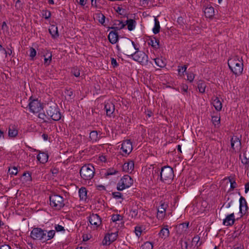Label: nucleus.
I'll return each instance as SVG.
<instances>
[{
  "instance_id": "obj_1",
  "label": "nucleus",
  "mask_w": 249,
  "mask_h": 249,
  "mask_svg": "<svg viewBox=\"0 0 249 249\" xmlns=\"http://www.w3.org/2000/svg\"><path fill=\"white\" fill-rule=\"evenodd\" d=\"M228 65L229 69L235 75L242 74L243 70V63L238 56H234L228 60Z\"/></svg>"
},
{
  "instance_id": "obj_2",
  "label": "nucleus",
  "mask_w": 249,
  "mask_h": 249,
  "mask_svg": "<svg viewBox=\"0 0 249 249\" xmlns=\"http://www.w3.org/2000/svg\"><path fill=\"white\" fill-rule=\"evenodd\" d=\"M79 173L84 180L89 181L94 176L95 168L91 164H85L81 168Z\"/></svg>"
},
{
  "instance_id": "obj_3",
  "label": "nucleus",
  "mask_w": 249,
  "mask_h": 249,
  "mask_svg": "<svg viewBox=\"0 0 249 249\" xmlns=\"http://www.w3.org/2000/svg\"><path fill=\"white\" fill-rule=\"evenodd\" d=\"M47 119H52L53 121H59L61 117L58 106L55 104L48 105L46 108Z\"/></svg>"
},
{
  "instance_id": "obj_4",
  "label": "nucleus",
  "mask_w": 249,
  "mask_h": 249,
  "mask_svg": "<svg viewBox=\"0 0 249 249\" xmlns=\"http://www.w3.org/2000/svg\"><path fill=\"white\" fill-rule=\"evenodd\" d=\"M122 46L124 53L129 58L132 56L136 49H138L134 42L127 37L124 38Z\"/></svg>"
},
{
  "instance_id": "obj_5",
  "label": "nucleus",
  "mask_w": 249,
  "mask_h": 249,
  "mask_svg": "<svg viewBox=\"0 0 249 249\" xmlns=\"http://www.w3.org/2000/svg\"><path fill=\"white\" fill-rule=\"evenodd\" d=\"M174 173L172 168L169 166H164L160 169V179L165 183L171 182L174 178Z\"/></svg>"
},
{
  "instance_id": "obj_6",
  "label": "nucleus",
  "mask_w": 249,
  "mask_h": 249,
  "mask_svg": "<svg viewBox=\"0 0 249 249\" xmlns=\"http://www.w3.org/2000/svg\"><path fill=\"white\" fill-rule=\"evenodd\" d=\"M50 204L55 210H60L64 205V198L60 195L53 194L49 196Z\"/></svg>"
},
{
  "instance_id": "obj_7",
  "label": "nucleus",
  "mask_w": 249,
  "mask_h": 249,
  "mask_svg": "<svg viewBox=\"0 0 249 249\" xmlns=\"http://www.w3.org/2000/svg\"><path fill=\"white\" fill-rule=\"evenodd\" d=\"M133 184V179L128 175L124 176L119 181L117 185L118 191H123L130 187Z\"/></svg>"
},
{
  "instance_id": "obj_8",
  "label": "nucleus",
  "mask_w": 249,
  "mask_h": 249,
  "mask_svg": "<svg viewBox=\"0 0 249 249\" xmlns=\"http://www.w3.org/2000/svg\"><path fill=\"white\" fill-rule=\"evenodd\" d=\"M131 58L142 65H146L148 63L147 55L143 52L139 51L138 48L136 49V51Z\"/></svg>"
},
{
  "instance_id": "obj_9",
  "label": "nucleus",
  "mask_w": 249,
  "mask_h": 249,
  "mask_svg": "<svg viewBox=\"0 0 249 249\" xmlns=\"http://www.w3.org/2000/svg\"><path fill=\"white\" fill-rule=\"evenodd\" d=\"M47 231L40 228H34L31 232L30 237L34 240L43 241L46 238Z\"/></svg>"
},
{
  "instance_id": "obj_10",
  "label": "nucleus",
  "mask_w": 249,
  "mask_h": 249,
  "mask_svg": "<svg viewBox=\"0 0 249 249\" xmlns=\"http://www.w3.org/2000/svg\"><path fill=\"white\" fill-rule=\"evenodd\" d=\"M29 101L28 106L31 112L34 113H38L43 109L42 104L37 99L32 100V97H30Z\"/></svg>"
},
{
  "instance_id": "obj_11",
  "label": "nucleus",
  "mask_w": 249,
  "mask_h": 249,
  "mask_svg": "<svg viewBox=\"0 0 249 249\" xmlns=\"http://www.w3.org/2000/svg\"><path fill=\"white\" fill-rule=\"evenodd\" d=\"M231 147L233 152H238L241 149L240 139L236 136H233L231 139Z\"/></svg>"
},
{
  "instance_id": "obj_12",
  "label": "nucleus",
  "mask_w": 249,
  "mask_h": 249,
  "mask_svg": "<svg viewBox=\"0 0 249 249\" xmlns=\"http://www.w3.org/2000/svg\"><path fill=\"white\" fill-rule=\"evenodd\" d=\"M89 220L90 224L96 229L98 228L102 223L101 218L97 214L92 213L90 214Z\"/></svg>"
},
{
  "instance_id": "obj_13",
  "label": "nucleus",
  "mask_w": 249,
  "mask_h": 249,
  "mask_svg": "<svg viewBox=\"0 0 249 249\" xmlns=\"http://www.w3.org/2000/svg\"><path fill=\"white\" fill-rule=\"evenodd\" d=\"M249 208L246 199L241 196L239 199V213H241V217L245 214Z\"/></svg>"
},
{
  "instance_id": "obj_14",
  "label": "nucleus",
  "mask_w": 249,
  "mask_h": 249,
  "mask_svg": "<svg viewBox=\"0 0 249 249\" xmlns=\"http://www.w3.org/2000/svg\"><path fill=\"white\" fill-rule=\"evenodd\" d=\"M121 150L125 155H128L132 150V144L129 140L124 141L121 147Z\"/></svg>"
},
{
  "instance_id": "obj_15",
  "label": "nucleus",
  "mask_w": 249,
  "mask_h": 249,
  "mask_svg": "<svg viewBox=\"0 0 249 249\" xmlns=\"http://www.w3.org/2000/svg\"><path fill=\"white\" fill-rule=\"evenodd\" d=\"M235 221L234 213H232L226 216L223 220V224L226 226H230L234 224Z\"/></svg>"
},
{
  "instance_id": "obj_16",
  "label": "nucleus",
  "mask_w": 249,
  "mask_h": 249,
  "mask_svg": "<svg viewBox=\"0 0 249 249\" xmlns=\"http://www.w3.org/2000/svg\"><path fill=\"white\" fill-rule=\"evenodd\" d=\"M108 39L111 44H115L119 39V35L117 31L115 30L110 31L108 36Z\"/></svg>"
},
{
  "instance_id": "obj_17",
  "label": "nucleus",
  "mask_w": 249,
  "mask_h": 249,
  "mask_svg": "<svg viewBox=\"0 0 249 249\" xmlns=\"http://www.w3.org/2000/svg\"><path fill=\"white\" fill-rule=\"evenodd\" d=\"M105 109L106 111L107 115L111 116L115 110V106L113 103L108 102L105 104Z\"/></svg>"
},
{
  "instance_id": "obj_18",
  "label": "nucleus",
  "mask_w": 249,
  "mask_h": 249,
  "mask_svg": "<svg viewBox=\"0 0 249 249\" xmlns=\"http://www.w3.org/2000/svg\"><path fill=\"white\" fill-rule=\"evenodd\" d=\"M125 26V24L121 20H114L113 26L109 27V29H113L115 31L120 30L124 28Z\"/></svg>"
},
{
  "instance_id": "obj_19",
  "label": "nucleus",
  "mask_w": 249,
  "mask_h": 249,
  "mask_svg": "<svg viewBox=\"0 0 249 249\" xmlns=\"http://www.w3.org/2000/svg\"><path fill=\"white\" fill-rule=\"evenodd\" d=\"M134 167V162L131 160H129L127 162H125L123 166V170L128 173H131L133 170Z\"/></svg>"
},
{
  "instance_id": "obj_20",
  "label": "nucleus",
  "mask_w": 249,
  "mask_h": 249,
  "mask_svg": "<svg viewBox=\"0 0 249 249\" xmlns=\"http://www.w3.org/2000/svg\"><path fill=\"white\" fill-rule=\"evenodd\" d=\"M50 34L53 39L57 38L59 36L58 28L55 25H51L49 29Z\"/></svg>"
},
{
  "instance_id": "obj_21",
  "label": "nucleus",
  "mask_w": 249,
  "mask_h": 249,
  "mask_svg": "<svg viewBox=\"0 0 249 249\" xmlns=\"http://www.w3.org/2000/svg\"><path fill=\"white\" fill-rule=\"evenodd\" d=\"M212 104L217 111H220L222 107V104L217 97L212 98Z\"/></svg>"
},
{
  "instance_id": "obj_22",
  "label": "nucleus",
  "mask_w": 249,
  "mask_h": 249,
  "mask_svg": "<svg viewBox=\"0 0 249 249\" xmlns=\"http://www.w3.org/2000/svg\"><path fill=\"white\" fill-rule=\"evenodd\" d=\"M101 138L100 135H98L97 131L93 130L90 132L89 136V141L92 143L95 142L99 141Z\"/></svg>"
},
{
  "instance_id": "obj_23",
  "label": "nucleus",
  "mask_w": 249,
  "mask_h": 249,
  "mask_svg": "<svg viewBox=\"0 0 249 249\" xmlns=\"http://www.w3.org/2000/svg\"><path fill=\"white\" fill-rule=\"evenodd\" d=\"M167 205L164 203H162L158 209L157 217L162 218L164 215L167 208Z\"/></svg>"
},
{
  "instance_id": "obj_24",
  "label": "nucleus",
  "mask_w": 249,
  "mask_h": 249,
  "mask_svg": "<svg viewBox=\"0 0 249 249\" xmlns=\"http://www.w3.org/2000/svg\"><path fill=\"white\" fill-rule=\"evenodd\" d=\"M204 12L206 18H212L214 15V8L211 6L206 7Z\"/></svg>"
},
{
  "instance_id": "obj_25",
  "label": "nucleus",
  "mask_w": 249,
  "mask_h": 249,
  "mask_svg": "<svg viewBox=\"0 0 249 249\" xmlns=\"http://www.w3.org/2000/svg\"><path fill=\"white\" fill-rule=\"evenodd\" d=\"M168 227V226L167 225H165L164 227L162 228L160 231L159 235L161 238L165 239L169 236L170 232Z\"/></svg>"
},
{
  "instance_id": "obj_26",
  "label": "nucleus",
  "mask_w": 249,
  "mask_h": 249,
  "mask_svg": "<svg viewBox=\"0 0 249 249\" xmlns=\"http://www.w3.org/2000/svg\"><path fill=\"white\" fill-rule=\"evenodd\" d=\"M239 158L243 164L245 165L248 164L249 163V152L247 153V150H246L242 155H240Z\"/></svg>"
},
{
  "instance_id": "obj_27",
  "label": "nucleus",
  "mask_w": 249,
  "mask_h": 249,
  "mask_svg": "<svg viewBox=\"0 0 249 249\" xmlns=\"http://www.w3.org/2000/svg\"><path fill=\"white\" fill-rule=\"evenodd\" d=\"M154 60L156 64L160 68H163L166 66V60L162 57L156 58L154 59Z\"/></svg>"
},
{
  "instance_id": "obj_28",
  "label": "nucleus",
  "mask_w": 249,
  "mask_h": 249,
  "mask_svg": "<svg viewBox=\"0 0 249 249\" xmlns=\"http://www.w3.org/2000/svg\"><path fill=\"white\" fill-rule=\"evenodd\" d=\"M37 159L41 163H45L48 161V156L44 153H40L38 154Z\"/></svg>"
},
{
  "instance_id": "obj_29",
  "label": "nucleus",
  "mask_w": 249,
  "mask_h": 249,
  "mask_svg": "<svg viewBox=\"0 0 249 249\" xmlns=\"http://www.w3.org/2000/svg\"><path fill=\"white\" fill-rule=\"evenodd\" d=\"M18 135V130L14 125H10L8 130V136L10 137H15Z\"/></svg>"
},
{
  "instance_id": "obj_30",
  "label": "nucleus",
  "mask_w": 249,
  "mask_h": 249,
  "mask_svg": "<svg viewBox=\"0 0 249 249\" xmlns=\"http://www.w3.org/2000/svg\"><path fill=\"white\" fill-rule=\"evenodd\" d=\"M206 87V84L203 81H199L197 83V88L199 89V91L201 93H204L205 92V89Z\"/></svg>"
},
{
  "instance_id": "obj_31",
  "label": "nucleus",
  "mask_w": 249,
  "mask_h": 249,
  "mask_svg": "<svg viewBox=\"0 0 249 249\" xmlns=\"http://www.w3.org/2000/svg\"><path fill=\"white\" fill-rule=\"evenodd\" d=\"M87 190L84 187H82L79 190V195L80 199L86 200L87 198Z\"/></svg>"
},
{
  "instance_id": "obj_32",
  "label": "nucleus",
  "mask_w": 249,
  "mask_h": 249,
  "mask_svg": "<svg viewBox=\"0 0 249 249\" xmlns=\"http://www.w3.org/2000/svg\"><path fill=\"white\" fill-rule=\"evenodd\" d=\"M154 21L155 25L154 28H153V32L155 34H157L159 33L160 27V22L156 18H155Z\"/></svg>"
},
{
  "instance_id": "obj_33",
  "label": "nucleus",
  "mask_w": 249,
  "mask_h": 249,
  "mask_svg": "<svg viewBox=\"0 0 249 249\" xmlns=\"http://www.w3.org/2000/svg\"><path fill=\"white\" fill-rule=\"evenodd\" d=\"M135 21L134 20L130 19L127 20L126 21V23H125V25L126 24L127 25L128 30L129 31H132L135 27Z\"/></svg>"
},
{
  "instance_id": "obj_34",
  "label": "nucleus",
  "mask_w": 249,
  "mask_h": 249,
  "mask_svg": "<svg viewBox=\"0 0 249 249\" xmlns=\"http://www.w3.org/2000/svg\"><path fill=\"white\" fill-rule=\"evenodd\" d=\"M148 44L155 49H158L159 47V41L155 38L150 39Z\"/></svg>"
},
{
  "instance_id": "obj_35",
  "label": "nucleus",
  "mask_w": 249,
  "mask_h": 249,
  "mask_svg": "<svg viewBox=\"0 0 249 249\" xmlns=\"http://www.w3.org/2000/svg\"><path fill=\"white\" fill-rule=\"evenodd\" d=\"M97 18L99 23L102 25H104L105 22L106 17L102 13L100 12L96 14Z\"/></svg>"
},
{
  "instance_id": "obj_36",
  "label": "nucleus",
  "mask_w": 249,
  "mask_h": 249,
  "mask_svg": "<svg viewBox=\"0 0 249 249\" xmlns=\"http://www.w3.org/2000/svg\"><path fill=\"white\" fill-rule=\"evenodd\" d=\"M44 56V64L47 65H49L52 60V53L50 52H48L46 53Z\"/></svg>"
},
{
  "instance_id": "obj_37",
  "label": "nucleus",
  "mask_w": 249,
  "mask_h": 249,
  "mask_svg": "<svg viewBox=\"0 0 249 249\" xmlns=\"http://www.w3.org/2000/svg\"><path fill=\"white\" fill-rule=\"evenodd\" d=\"M47 235H46V238L45 239L44 242L53 238L55 235V231L54 230H50L49 231H47Z\"/></svg>"
},
{
  "instance_id": "obj_38",
  "label": "nucleus",
  "mask_w": 249,
  "mask_h": 249,
  "mask_svg": "<svg viewBox=\"0 0 249 249\" xmlns=\"http://www.w3.org/2000/svg\"><path fill=\"white\" fill-rule=\"evenodd\" d=\"M22 177H24V181L25 182H31L32 181L31 174L29 172H24Z\"/></svg>"
},
{
  "instance_id": "obj_39",
  "label": "nucleus",
  "mask_w": 249,
  "mask_h": 249,
  "mask_svg": "<svg viewBox=\"0 0 249 249\" xmlns=\"http://www.w3.org/2000/svg\"><path fill=\"white\" fill-rule=\"evenodd\" d=\"M212 121L213 124L215 125H218L220 124V116L218 115L216 116H212Z\"/></svg>"
},
{
  "instance_id": "obj_40",
  "label": "nucleus",
  "mask_w": 249,
  "mask_h": 249,
  "mask_svg": "<svg viewBox=\"0 0 249 249\" xmlns=\"http://www.w3.org/2000/svg\"><path fill=\"white\" fill-rule=\"evenodd\" d=\"M110 240V238H109V236L107 234L105 237L104 239L103 240L102 243L103 245H109L112 242Z\"/></svg>"
},
{
  "instance_id": "obj_41",
  "label": "nucleus",
  "mask_w": 249,
  "mask_h": 249,
  "mask_svg": "<svg viewBox=\"0 0 249 249\" xmlns=\"http://www.w3.org/2000/svg\"><path fill=\"white\" fill-rule=\"evenodd\" d=\"M8 173L10 175H16L18 173L17 167L13 166L9 168Z\"/></svg>"
},
{
  "instance_id": "obj_42",
  "label": "nucleus",
  "mask_w": 249,
  "mask_h": 249,
  "mask_svg": "<svg viewBox=\"0 0 249 249\" xmlns=\"http://www.w3.org/2000/svg\"><path fill=\"white\" fill-rule=\"evenodd\" d=\"M71 73L76 77H78L80 74V71L77 67H73L71 69Z\"/></svg>"
},
{
  "instance_id": "obj_43",
  "label": "nucleus",
  "mask_w": 249,
  "mask_h": 249,
  "mask_svg": "<svg viewBox=\"0 0 249 249\" xmlns=\"http://www.w3.org/2000/svg\"><path fill=\"white\" fill-rule=\"evenodd\" d=\"M153 244L150 242H146L142 246V249H153Z\"/></svg>"
},
{
  "instance_id": "obj_44",
  "label": "nucleus",
  "mask_w": 249,
  "mask_h": 249,
  "mask_svg": "<svg viewBox=\"0 0 249 249\" xmlns=\"http://www.w3.org/2000/svg\"><path fill=\"white\" fill-rule=\"evenodd\" d=\"M160 169L159 168L153 169L152 171V175L153 176V178L157 177V178L160 177Z\"/></svg>"
},
{
  "instance_id": "obj_45",
  "label": "nucleus",
  "mask_w": 249,
  "mask_h": 249,
  "mask_svg": "<svg viewBox=\"0 0 249 249\" xmlns=\"http://www.w3.org/2000/svg\"><path fill=\"white\" fill-rule=\"evenodd\" d=\"M123 217L120 214H113L111 216V220L115 222L122 220Z\"/></svg>"
},
{
  "instance_id": "obj_46",
  "label": "nucleus",
  "mask_w": 249,
  "mask_h": 249,
  "mask_svg": "<svg viewBox=\"0 0 249 249\" xmlns=\"http://www.w3.org/2000/svg\"><path fill=\"white\" fill-rule=\"evenodd\" d=\"M36 50L33 48L31 47L30 49V57H31V60H33L34 59V57L36 56Z\"/></svg>"
},
{
  "instance_id": "obj_47",
  "label": "nucleus",
  "mask_w": 249,
  "mask_h": 249,
  "mask_svg": "<svg viewBox=\"0 0 249 249\" xmlns=\"http://www.w3.org/2000/svg\"><path fill=\"white\" fill-rule=\"evenodd\" d=\"M42 16L45 19H48L51 17V13L47 10H43Z\"/></svg>"
},
{
  "instance_id": "obj_48",
  "label": "nucleus",
  "mask_w": 249,
  "mask_h": 249,
  "mask_svg": "<svg viewBox=\"0 0 249 249\" xmlns=\"http://www.w3.org/2000/svg\"><path fill=\"white\" fill-rule=\"evenodd\" d=\"M112 195L113 197L116 199H119V198H121L122 199H124L123 197V195L120 192H113L112 193Z\"/></svg>"
},
{
  "instance_id": "obj_49",
  "label": "nucleus",
  "mask_w": 249,
  "mask_h": 249,
  "mask_svg": "<svg viewBox=\"0 0 249 249\" xmlns=\"http://www.w3.org/2000/svg\"><path fill=\"white\" fill-rule=\"evenodd\" d=\"M0 56L6 57V50L0 44Z\"/></svg>"
},
{
  "instance_id": "obj_50",
  "label": "nucleus",
  "mask_w": 249,
  "mask_h": 249,
  "mask_svg": "<svg viewBox=\"0 0 249 249\" xmlns=\"http://www.w3.org/2000/svg\"><path fill=\"white\" fill-rule=\"evenodd\" d=\"M108 236H109V238H110V240L111 242L112 243L114 242L118 236V233L117 232H114V233H108L107 234Z\"/></svg>"
},
{
  "instance_id": "obj_51",
  "label": "nucleus",
  "mask_w": 249,
  "mask_h": 249,
  "mask_svg": "<svg viewBox=\"0 0 249 249\" xmlns=\"http://www.w3.org/2000/svg\"><path fill=\"white\" fill-rule=\"evenodd\" d=\"M54 229H55V231L57 232H59V231L64 232L65 231L64 227L63 226H62V225H60L59 224L55 225Z\"/></svg>"
},
{
  "instance_id": "obj_52",
  "label": "nucleus",
  "mask_w": 249,
  "mask_h": 249,
  "mask_svg": "<svg viewBox=\"0 0 249 249\" xmlns=\"http://www.w3.org/2000/svg\"><path fill=\"white\" fill-rule=\"evenodd\" d=\"M186 74L187 80L190 82H193L195 78V74L193 72H187L186 73Z\"/></svg>"
},
{
  "instance_id": "obj_53",
  "label": "nucleus",
  "mask_w": 249,
  "mask_h": 249,
  "mask_svg": "<svg viewBox=\"0 0 249 249\" xmlns=\"http://www.w3.org/2000/svg\"><path fill=\"white\" fill-rule=\"evenodd\" d=\"M116 12H117L118 14H119L121 15H124L125 14V9L120 7H117V8L115 9Z\"/></svg>"
},
{
  "instance_id": "obj_54",
  "label": "nucleus",
  "mask_w": 249,
  "mask_h": 249,
  "mask_svg": "<svg viewBox=\"0 0 249 249\" xmlns=\"http://www.w3.org/2000/svg\"><path fill=\"white\" fill-rule=\"evenodd\" d=\"M142 232V228L140 227L137 226L135 228V232L138 237H140L141 235Z\"/></svg>"
},
{
  "instance_id": "obj_55",
  "label": "nucleus",
  "mask_w": 249,
  "mask_h": 249,
  "mask_svg": "<svg viewBox=\"0 0 249 249\" xmlns=\"http://www.w3.org/2000/svg\"><path fill=\"white\" fill-rule=\"evenodd\" d=\"M15 7L17 10H20L22 8V3L21 0H18L16 2Z\"/></svg>"
},
{
  "instance_id": "obj_56",
  "label": "nucleus",
  "mask_w": 249,
  "mask_h": 249,
  "mask_svg": "<svg viewBox=\"0 0 249 249\" xmlns=\"http://www.w3.org/2000/svg\"><path fill=\"white\" fill-rule=\"evenodd\" d=\"M118 171L116 170H114L113 169H109L107 173L106 174V175L109 176V175H113L116 174Z\"/></svg>"
},
{
  "instance_id": "obj_57",
  "label": "nucleus",
  "mask_w": 249,
  "mask_h": 249,
  "mask_svg": "<svg viewBox=\"0 0 249 249\" xmlns=\"http://www.w3.org/2000/svg\"><path fill=\"white\" fill-rule=\"evenodd\" d=\"M230 182L231 183V189L233 190L234 188H235L237 186L236 182L234 180H233L232 179H229Z\"/></svg>"
},
{
  "instance_id": "obj_58",
  "label": "nucleus",
  "mask_w": 249,
  "mask_h": 249,
  "mask_svg": "<svg viewBox=\"0 0 249 249\" xmlns=\"http://www.w3.org/2000/svg\"><path fill=\"white\" fill-rule=\"evenodd\" d=\"M65 93L66 95L69 96L70 98H71V96H72L73 95V91L71 89H66V90L65 91Z\"/></svg>"
},
{
  "instance_id": "obj_59",
  "label": "nucleus",
  "mask_w": 249,
  "mask_h": 249,
  "mask_svg": "<svg viewBox=\"0 0 249 249\" xmlns=\"http://www.w3.org/2000/svg\"><path fill=\"white\" fill-rule=\"evenodd\" d=\"M188 89V86L186 84H182L181 86V90L182 92H183L184 93L187 92Z\"/></svg>"
},
{
  "instance_id": "obj_60",
  "label": "nucleus",
  "mask_w": 249,
  "mask_h": 249,
  "mask_svg": "<svg viewBox=\"0 0 249 249\" xmlns=\"http://www.w3.org/2000/svg\"><path fill=\"white\" fill-rule=\"evenodd\" d=\"M187 67H188L187 65H184L183 67L179 66L178 69V72H181V71H182V72L183 73L184 72H185L186 71V69H187Z\"/></svg>"
},
{
  "instance_id": "obj_61",
  "label": "nucleus",
  "mask_w": 249,
  "mask_h": 249,
  "mask_svg": "<svg viewBox=\"0 0 249 249\" xmlns=\"http://www.w3.org/2000/svg\"><path fill=\"white\" fill-rule=\"evenodd\" d=\"M111 64L113 67H116L118 66V63L117 62V61L114 58H111Z\"/></svg>"
},
{
  "instance_id": "obj_62",
  "label": "nucleus",
  "mask_w": 249,
  "mask_h": 249,
  "mask_svg": "<svg viewBox=\"0 0 249 249\" xmlns=\"http://www.w3.org/2000/svg\"><path fill=\"white\" fill-rule=\"evenodd\" d=\"M38 117L43 120H45V118H47L46 113H39Z\"/></svg>"
},
{
  "instance_id": "obj_63",
  "label": "nucleus",
  "mask_w": 249,
  "mask_h": 249,
  "mask_svg": "<svg viewBox=\"0 0 249 249\" xmlns=\"http://www.w3.org/2000/svg\"><path fill=\"white\" fill-rule=\"evenodd\" d=\"M0 249H11V248L8 245L4 244L0 246Z\"/></svg>"
},
{
  "instance_id": "obj_64",
  "label": "nucleus",
  "mask_w": 249,
  "mask_h": 249,
  "mask_svg": "<svg viewBox=\"0 0 249 249\" xmlns=\"http://www.w3.org/2000/svg\"><path fill=\"white\" fill-rule=\"evenodd\" d=\"M249 191V182H247L245 185V192L247 193Z\"/></svg>"
}]
</instances>
